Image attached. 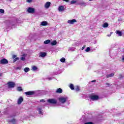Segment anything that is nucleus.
<instances>
[{"instance_id":"obj_1","label":"nucleus","mask_w":124,"mask_h":124,"mask_svg":"<svg viewBox=\"0 0 124 124\" xmlns=\"http://www.w3.org/2000/svg\"><path fill=\"white\" fill-rule=\"evenodd\" d=\"M68 99V98L66 96H62L59 98V101L60 103H62V104H63V103H65L66 102V101Z\"/></svg>"},{"instance_id":"obj_2","label":"nucleus","mask_w":124,"mask_h":124,"mask_svg":"<svg viewBox=\"0 0 124 124\" xmlns=\"http://www.w3.org/2000/svg\"><path fill=\"white\" fill-rule=\"evenodd\" d=\"M47 102L48 103H50V104H57L58 101H57L56 99L52 98L47 99Z\"/></svg>"},{"instance_id":"obj_3","label":"nucleus","mask_w":124,"mask_h":124,"mask_svg":"<svg viewBox=\"0 0 124 124\" xmlns=\"http://www.w3.org/2000/svg\"><path fill=\"white\" fill-rule=\"evenodd\" d=\"M0 63L1 64H6L8 63V61L6 59H2L0 61Z\"/></svg>"},{"instance_id":"obj_4","label":"nucleus","mask_w":124,"mask_h":124,"mask_svg":"<svg viewBox=\"0 0 124 124\" xmlns=\"http://www.w3.org/2000/svg\"><path fill=\"white\" fill-rule=\"evenodd\" d=\"M27 11L28 13H31V14H33L34 13V8H32V7H29L28 8Z\"/></svg>"},{"instance_id":"obj_5","label":"nucleus","mask_w":124,"mask_h":124,"mask_svg":"<svg viewBox=\"0 0 124 124\" xmlns=\"http://www.w3.org/2000/svg\"><path fill=\"white\" fill-rule=\"evenodd\" d=\"M90 98L92 100H97L99 97L96 95H94L91 96Z\"/></svg>"},{"instance_id":"obj_6","label":"nucleus","mask_w":124,"mask_h":124,"mask_svg":"<svg viewBox=\"0 0 124 124\" xmlns=\"http://www.w3.org/2000/svg\"><path fill=\"white\" fill-rule=\"evenodd\" d=\"M76 22H77V20H76L75 19H73L68 20L67 23L68 24L73 25V24H74V23H76Z\"/></svg>"},{"instance_id":"obj_7","label":"nucleus","mask_w":124,"mask_h":124,"mask_svg":"<svg viewBox=\"0 0 124 124\" xmlns=\"http://www.w3.org/2000/svg\"><path fill=\"white\" fill-rule=\"evenodd\" d=\"M46 55H47V53L46 52H40L39 53V57L40 58H44L46 57Z\"/></svg>"},{"instance_id":"obj_8","label":"nucleus","mask_w":124,"mask_h":124,"mask_svg":"<svg viewBox=\"0 0 124 124\" xmlns=\"http://www.w3.org/2000/svg\"><path fill=\"white\" fill-rule=\"evenodd\" d=\"M58 11H59V12H63V11H64V10L65 9V8H64V6H60L58 7Z\"/></svg>"},{"instance_id":"obj_9","label":"nucleus","mask_w":124,"mask_h":124,"mask_svg":"<svg viewBox=\"0 0 124 124\" xmlns=\"http://www.w3.org/2000/svg\"><path fill=\"white\" fill-rule=\"evenodd\" d=\"M44 6H45V8H46V9H48V8H49L50 7V6H51L50 2H46Z\"/></svg>"},{"instance_id":"obj_10","label":"nucleus","mask_w":124,"mask_h":124,"mask_svg":"<svg viewBox=\"0 0 124 124\" xmlns=\"http://www.w3.org/2000/svg\"><path fill=\"white\" fill-rule=\"evenodd\" d=\"M8 85L9 86V88H14L15 86V83L10 82L8 83Z\"/></svg>"},{"instance_id":"obj_11","label":"nucleus","mask_w":124,"mask_h":124,"mask_svg":"<svg viewBox=\"0 0 124 124\" xmlns=\"http://www.w3.org/2000/svg\"><path fill=\"white\" fill-rule=\"evenodd\" d=\"M25 94H26V95H32L33 94H34V92L29 91V92H25Z\"/></svg>"},{"instance_id":"obj_12","label":"nucleus","mask_w":124,"mask_h":124,"mask_svg":"<svg viewBox=\"0 0 124 124\" xmlns=\"http://www.w3.org/2000/svg\"><path fill=\"white\" fill-rule=\"evenodd\" d=\"M48 25V22L47 21H44L41 22V26H43V27L45 26H47Z\"/></svg>"},{"instance_id":"obj_13","label":"nucleus","mask_w":124,"mask_h":124,"mask_svg":"<svg viewBox=\"0 0 124 124\" xmlns=\"http://www.w3.org/2000/svg\"><path fill=\"white\" fill-rule=\"evenodd\" d=\"M26 57H27V54H23L22 57L20 58L21 61H26Z\"/></svg>"},{"instance_id":"obj_14","label":"nucleus","mask_w":124,"mask_h":124,"mask_svg":"<svg viewBox=\"0 0 124 124\" xmlns=\"http://www.w3.org/2000/svg\"><path fill=\"white\" fill-rule=\"evenodd\" d=\"M56 93H62V89L61 88H58L56 90Z\"/></svg>"},{"instance_id":"obj_15","label":"nucleus","mask_w":124,"mask_h":124,"mask_svg":"<svg viewBox=\"0 0 124 124\" xmlns=\"http://www.w3.org/2000/svg\"><path fill=\"white\" fill-rule=\"evenodd\" d=\"M23 97H20L17 101L18 104H21V103H22V102H23Z\"/></svg>"},{"instance_id":"obj_16","label":"nucleus","mask_w":124,"mask_h":124,"mask_svg":"<svg viewBox=\"0 0 124 124\" xmlns=\"http://www.w3.org/2000/svg\"><path fill=\"white\" fill-rule=\"evenodd\" d=\"M37 111L40 115H42V108L38 107Z\"/></svg>"},{"instance_id":"obj_17","label":"nucleus","mask_w":124,"mask_h":124,"mask_svg":"<svg viewBox=\"0 0 124 124\" xmlns=\"http://www.w3.org/2000/svg\"><path fill=\"white\" fill-rule=\"evenodd\" d=\"M116 33L118 34V36H122V35H123V33L119 30L116 31Z\"/></svg>"},{"instance_id":"obj_18","label":"nucleus","mask_w":124,"mask_h":124,"mask_svg":"<svg viewBox=\"0 0 124 124\" xmlns=\"http://www.w3.org/2000/svg\"><path fill=\"white\" fill-rule=\"evenodd\" d=\"M78 4L79 5H81V6H86L87 5V3L84 2H80Z\"/></svg>"},{"instance_id":"obj_19","label":"nucleus","mask_w":124,"mask_h":124,"mask_svg":"<svg viewBox=\"0 0 124 124\" xmlns=\"http://www.w3.org/2000/svg\"><path fill=\"white\" fill-rule=\"evenodd\" d=\"M10 123H12V124H17V120L15 119H13L12 120H11V121H10Z\"/></svg>"},{"instance_id":"obj_20","label":"nucleus","mask_w":124,"mask_h":124,"mask_svg":"<svg viewBox=\"0 0 124 124\" xmlns=\"http://www.w3.org/2000/svg\"><path fill=\"white\" fill-rule=\"evenodd\" d=\"M115 74L114 73H111L109 75H107L106 77L107 78H111V77H113Z\"/></svg>"},{"instance_id":"obj_21","label":"nucleus","mask_w":124,"mask_h":124,"mask_svg":"<svg viewBox=\"0 0 124 124\" xmlns=\"http://www.w3.org/2000/svg\"><path fill=\"white\" fill-rule=\"evenodd\" d=\"M57 43L56 41H53L51 42V45H52V46H54L55 45H57Z\"/></svg>"},{"instance_id":"obj_22","label":"nucleus","mask_w":124,"mask_h":124,"mask_svg":"<svg viewBox=\"0 0 124 124\" xmlns=\"http://www.w3.org/2000/svg\"><path fill=\"white\" fill-rule=\"evenodd\" d=\"M75 90L77 91V92H79L80 91V87L78 86H76L75 88Z\"/></svg>"},{"instance_id":"obj_23","label":"nucleus","mask_w":124,"mask_h":124,"mask_svg":"<svg viewBox=\"0 0 124 124\" xmlns=\"http://www.w3.org/2000/svg\"><path fill=\"white\" fill-rule=\"evenodd\" d=\"M50 43L51 41L50 40H47L44 41V44H49Z\"/></svg>"},{"instance_id":"obj_24","label":"nucleus","mask_w":124,"mask_h":124,"mask_svg":"<svg viewBox=\"0 0 124 124\" xmlns=\"http://www.w3.org/2000/svg\"><path fill=\"white\" fill-rule=\"evenodd\" d=\"M32 70H33V71H35L37 70V67H36L35 66H32Z\"/></svg>"},{"instance_id":"obj_25","label":"nucleus","mask_w":124,"mask_h":124,"mask_svg":"<svg viewBox=\"0 0 124 124\" xmlns=\"http://www.w3.org/2000/svg\"><path fill=\"white\" fill-rule=\"evenodd\" d=\"M24 71H25L26 73L29 72L30 71V69L28 67H26L24 68Z\"/></svg>"},{"instance_id":"obj_26","label":"nucleus","mask_w":124,"mask_h":124,"mask_svg":"<svg viewBox=\"0 0 124 124\" xmlns=\"http://www.w3.org/2000/svg\"><path fill=\"white\" fill-rule=\"evenodd\" d=\"M69 88L71 89V90H74V85L73 84H71L69 86Z\"/></svg>"},{"instance_id":"obj_27","label":"nucleus","mask_w":124,"mask_h":124,"mask_svg":"<svg viewBox=\"0 0 124 124\" xmlns=\"http://www.w3.org/2000/svg\"><path fill=\"white\" fill-rule=\"evenodd\" d=\"M108 26H109V25L108 24V23H104L103 27L104 28H107V27H108Z\"/></svg>"},{"instance_id":"obj_28","label":"nucleus","mask_w":124,"mask_h":124,"mask_svg":"<svg viewBox=\"0 0 124 124\" xmlns=\"http://www.w3.org/2000/svg\"><path fill=\"white\" fill-rule=\"evenodd\" d=\"M60 62H65V58L62 57L60 59Z\"/></svg>"},{"instance_id":"obj_29","label":"nucleus","mask_w":124,"mask_h":124,"mask_svg":"<svg viewBox=\"0 0 124 124\" xmlns=\"http://www.w3.org/2000/svg\"><path fill=\"white\" fill-rule=\"evenodd\" d=\"M77 2V0H72L70 2V4H74Z\"/></svg>"},{"instance_id":"obj_30","label":"nucleus","mask_w":124,"mask_h":124,"mask_svg":"<svg viewBox=\"0 0 124 124\" xmlns=\"http://www.w3.org/2000/svg\"><path fill=\"white\" fill-rule=\"evenodd\" d=\"M17 91H18V92H22V91H23V89H22V87H17Z\"/></svg>"},{"instance_id":"obj_31","label":"nucleus","mask_w":124,"mask_h":124,"mask_svg":"<svg viewBox=\"0 0 124 124\" xmlns=\"http://www.w3.org/2000/svg\"><path fill=\"white\" fill-rule=\"evenodd\" d=\"M19 57H17L16 59L14 60V62H17V61H19Z\"/></svg>"},{"instance_id":"obj_32","label":"nucleus","mask_w":124,"mask_h":124,"mask_svg":"<svg viewBox=\"0 0 124 124\" xmlns=\"http://www.w3.org/2000/svg\"><path fill=\"white\" fill-rule=\"evenodd\" d=\"M91 50V48L90 47H87L86 49H85V51L86 52H90V51Z\"/></svg>"},{"instance_id":"obj_33","label":"nucleus","mask_w":124,"mask_h":124,"mask_svg":"<svg viewBox=\"0 0 124 124\" xmlns=\"http://www.w3.org/2000/svg\"><path fill=\"white\" fill-rule=\"evenodd\" d=\"M84 124H93V123L92 122H85Z\"/></svg>"},{"instance_id":"obj_34","label":"nucleus","mask_w":124,"mask_h":124,"mask_svg":"<svg viewBox=\"0 0 124 124\" xmlns=\"http://www.w3.org/2000/svg\"><path fill=\"white\" fill-rule=\"evenodd\" d=\"M0 13H4V10L0 9Z\"/></svg>"},{"instance_id":"obj_35","label":"nucleus","mask_w":124,"mask_h":124,"mask_svg":"<svg viewBox=\"0 0 124 124\" xmlns=\"http://www.w3.org/2000/svg\"><path fill=\"white\" fill-rule=\"evenodd\" d=\"M21 68H22V67L19 66V67H17L16 68V70H21Z\"/></svg>"},{"instance_id":"obj_36","label":"nucleus","mask_w":124,"mask_h":124,"mask_svg":"<svg viewBox=\"0 0 124 124\" xmlns=\"http://www.w3.org/2000/svg\"><path fill=\"white\" fill-rule=\"evenodd\" d=\"M106 87H110V84L108 83H106Z\"/></svg>"},{"instance_id":"obj_37","label":"nucleus","mask_w":124,"mask_h":124,"mask_svg":"<svg viewBox=\"0 0 124 124\" xmlns=\"http://www.w3.org/2000/svg\"><path fill=\"white\" fill-rule=\"evenodd\" d=\"M40 102H45V100L41 99L40 100Z\"/></svg>"},{"instance_id":"obj_38","label":"nucleus","mask_w":124,"mask_h":124,"mask_svg":"<svg viewBox=\"0 0 124 124\" xmlns=\"http://www.w3.org/2000/svg\"><path fill=\"white\" fill-rule=\"evenodd\" d=\"M53 79L52 78H47V79L49 80V81L52 80Z\"/></svg>"},{"instance_id":"obj_39","label":"nucleus","mask_w":124,"mask_h":124,"mask_svg":"<svg viewBox=\"0 0 124 124\" xmlns=\"http://www.w3.org/2000/svg\"><path fill=\"white\" fill-rule=\"evenodd\" d=\"M16 57H17V56L14 55H13V59H15L16 58Z\"/></svg>"},{"instance_id":"obj_40","label":"nucleus","mask_w":124,"mask_h":124,"mask_svg":"<svg viewBox=\"0 0 124 124\" xmlns=\"http://www.w3.org/2000/svg\"><path fill=\"white\" fill-rule=\"evenodd\" d=\"M122 62H124V56H122Z\"/></svg>"},{"instance_id":"obj_41","label":"nucleus","mask_w":124,"mask_h":124,"mask_svg":"<svg viewBox=\"0 0 124 124\" xmlns=\"http://www.w3.org/2000/svg\"><path fill=\"white\" fill-rule=\"evenodd\" d=\"M63 1H66V2H68L69 1V0H62Z\"/></svg>"},{"instance_id":"obj_42","label":"nucleus","mask_w":124,"mask_h":124,"mask_svg":"<svg viewBox=\"0 0 124 124\" xmlns=\"http://www.w3.org/2000/svg\"><path fill=\"white\" fill-rule=\"evenodd\" d=\"M85 48H86V46H84L82 47V50H84V49H85Z\"/></svg>"},{"instance_id":"obj_43","label":"nucleus","mask_w":124,"mask_h":124,"mask_svg":"<svg viewBox=\"0 0 124 124\" xmlns=\"http://www.w3.org/2000/svg\"><path fill=\"white\" fill-rule=\"evenodd\" d=\"M32 0H27V2H31Z\"/></svg>"},{"instance_id":"obj_44","label":"nucleus","mask_w":124,"mask_h":124,"mask_svg":"<svg viewBox=\"0 0 124 124\" xmlns=\"http://www.w3.org/2000/svg\"><path fill=\"white\" fill-rule=\"evenodd\" d=\"M95 81H96L95 80H92V83H93V82H95Z\"/></svg>"},{"instance_id":"obj_45","label":"nucleus","mask_w":124,"mask_h":124,"mask_svg":"<svg viewBox=\"0 0 124 124\" xmlns=\"http://www.w3.org/2000/svg\"><path fill=\"white\" fill-rule=\"evenodd\" d=\"M107 36L110 37V36H111V34H108V35H107Z\"/></svg>"},{"instance_id":"obj_46","label":"nucleus","mask_w":124,"mask_h":124,"mask_svg":"<svg viewBox=\"0 0 124 124\" xmlns=\"http://www.w3.org/2000/svg\"><path fill=\"white\" fill-rule=\"evenodd\" d=\"M2 75V73H0V77Z\"/></svg>"},{"instance_id":"obj_47","label":"nucleus","mask_w":124,"mask_h":124,"mask_svg":"<svg viewBox=\"0 0 124 124\" xmlns=\"http://www.w3.org/2000/svg\"><path fill=\"white\" fill-rule=\"evenodd\" d=\"M9 1H12V0H8Z\"/></svg>"},{"instance_id":"obj_48","label":"nucleus","mask_w":124,"mask_h":124,"mask_svg":"<svg viewBox=\"0 0 124 124\" xmlns=\"http://www.w3.org/2000/svg\"><path fill=\"white\" fill-rule=\"evenodd\" d=\"M89 0L91 1V0Z\"/></svg>"}]
</instances>
